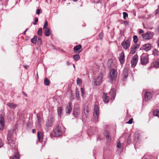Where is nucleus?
Listing matches in <instances>:
<instances>
[{
  "instance_id": "50",
  "label": "nucleus",
  "mask_w": 159,
  "mask_h": 159,
  "mask_svg": "<svg viewBox=\"0 0 159 159\" xmlns=\"http://www.w3.org/2000/svg\"><path fill=\"white\" fill-rule=\"evenodd\" d=\"M3 145V143L2 140L0 139V148H1L2 147Z\"/></svg>"
},
{
  "instance_id": "3",
  "label": "nucleus",
  "mask_w": 159,
  "mask_h": 159,
  "mask_svg": "<svg viewBox=\"0 0 159 159\" xmlns=\"http://www.w3.org/2000/svg\"><path fill=\"white\" fill-rule=\"evenodd\" d=\"M53 132L55 136L59 137L61 135L62 130L61 127L59 125H57L54 129Z\"/></svg>"
},
{
  "instance_id": "58",
  "label": "nucleus",
  "mask_w": 159,
  "mask_h": 159,
  "mask_svg": "<svg viewBox=\"0 0 159 159\" xmlns=\"http://www.w3.org/2000/svg\"><path fill=\"white\" fill-rule=\"evenodd\" d=\"M27 30H28V29H27L25 30V31L24 33V34H25L26 32V31Z\"/></svg>"
},
{
  "instance_id": "29",
  "label": "nucleus",
  "mask_w": 159,
  "mask_h": 159,
  "mask_svg": "<svg viewBox=\"0 0 159 159\" xmlns=\"http://www.w3.org/2000/svg\"><path fill=\"white\" fill-rule=\"evenodd\" d=\"M152 54L155 56L159 55V51L157 49H154L152 51Z\"/></svg>"
},
{
  "instance_id": "8",
  "label": "nucleus",
  "mask_w": 159,
  "mask_h": 159,
  "mask_svg": "<svg viewBox=\"0 0 159 159\" xmlns=\"http://www.w3.org/2000/svg\"><path fill=\"white\" fill-rule=\"evenodd\" d=\"M48 23L47 20H45L43 27V33L46 36H48L50 35V31L48 28H47Z\"/></svg>"
},
{
  "instance_id": "27",
  "label": "nucleus",
  "mask_w": 159,
  "mask_h": 159,
  "mask_svg": "<svg viewBox=\"0 0 159 159\" xmlns=\"http://www.w3.org/2000/svg\"><path fill=\"white\" fill-rule=\"evenodd\" d=\"M7 105L11 108L15 109L17 107V105L13 103H8Z\"/></svg>"
},
{
  "instance_id": "32",
  "label": "nucleus",
  "mask_w": 159,
  "mask_h": 159,
  "mask_svg": "<svg viewBox=\"0 0 159 159\" xmlns=\"http://www.w3.org/2000/svg\"><path fill=\"white\" fill-rule=\"evenodd\" d=\"M37 39V36H35L34 38L31 39V42L32 43H36Z\"/></svg>"
},
{
  "instance_id": "62",
  "label": "nucleus",
  "mask_w": 159,
  "mask_h": 159,
  "mask_svg": "<svg viewBox=\"0 0 159 159\" xmlns=\"http://www.w3.org/2000/svg\"><path fill=\"white\" fill-rule=\"evenodd\" d=\"M158 9L157 10V11H158V9L159 10V5L158 6Z\"/></svg>"
},
{
  "instance_id": "49",
  "label": "nucleus",
  "mask_w": 159,
  "mask_h": 159,
  "mask_svg": "<svg viewBox=\"0 0 159 159\" xmlns=\"http://www.w3.org/2000/svg\"><path fill=\"white\" fill-rule=\"evenodd\" d=\"M46 125L47 128L48 129L50 127V123L48 121L46 123Z\"/></svg>"
},
{
  "instance_id": "17",
  "label": "nucleus",
  "mask_w": 159,
  "mask_h": 159,
  "mask_svg": "<svg viewBox=\"0 0 159 159\" xmlns=\"http://www.w3.org/2000/svg\"><path fill=\"white\" fill-rule=\"evenodd\" d=\"M119 60L121 64H124L125 62V55L124 52H121L119 57Z\"/></svg>"
},
{
  "instance_id": "41",
  "label": "nucleus",
  "mask_w": 159,
  "mask_h": 159,
  "mask_svg": "<svg viewBox=\"0 0 159 159\" xmlns=\"http://www.w3.org/2000/svg\"><path fill=\"white\" fill-rule=\"evenodd\" d=\"M136 50L139 47V45L138 44H135L133 46Z\"/></svg>"
},
{
  "instance_id": "33",
  "label": "nucleus",
  "mask_w": 159,
  "mask_h": 159,
  "mask_svg": "<svg viewBox=\"0 0 159 159\" xmlns=\"http://www.w3.org/2000/svg\"><path fill=\"white\" fill-rule=\"evenodd\" d=\"M73 57L74 60L76 61H78L80 59V56L78 54L74 55Z\"/></svg>"
},
{
  "instance_id": "59",
  "label": "nucleus",
  "mask_w": 159,
  "mask_h": 159,
  "mask_svg": "<svg viewBox=\"0 0 159 159\" xmlns=\"http://www.w3.org/2000/svg\"><path fill=\"white\" fill-rule=\"evenodd\" d=\"M52 47L53 48H54V46L53 45H52L51 46L50 45V48H51Z\"/></svg>"
},
{
  "instance_id": "42",
  "label": "nucleus",
  "mask_w": 159,
  "mask_h": 159,
  "mask_svg": "<svg viewBox=\"0 0 159 159\" xmlns=\"http://www.w3.org/2000/svg\"><path fill=\"white\" fill-rule=\"evenodd\" d=\"M81 94L82 97H83L84 96V89L82 88H81Z\"/></svg>"
},
{
  "instance_id": "19",
  "label": "nucleus",
  "mask_w": 159,
  "mask_h": 159,
  "mask_svg": "<svg viewBox=\"0 0 159 159\" xmlns=\"http://www.w3.org/2000/svg\"><path fill=\"white\" fill-rule=\"evenodd\" d=\"M128 69L127 68H125L123 73V80L125 81V79L127 78L128 75Z\"/></svg>"
},
{
  "instance_id": "14",
  "label": "nucleus",
  "mask_w": 159,
  "mask_h": 159,
  "mask_svg": "<svg viewBox=\"0 0 159 159\" xmlns=\"http://www.w3.org/2000/svg\"><path fill=\"white\" fill-rule=\"evenodd\" d=\"M144 96L145 101H147L152 98V95L150 92H147L145 94Z\"/></svg>"
},
{
  "instance_id": "18",
  "label": "nucleus",
  "mask_w": 159,
  "mask_h": 159,
  "mask_svg": "<svg viewBox=\"0 0 159 159\" xmlns=\"http://www.w3.org/2000/svg\"><path fill=\"white\" fill-rule=\"evenodd\" d=\"M81 45L80 44L75 46L74 48V51L75 52L78 53H80L82 51V50L79 51L81 48Z\"/></svg>"
},
{
  "instance_id": "47",
  "label": "nucleus",
  "mask_w": 159,
  "mask_h": 159,
  "mask_svg": "<svg viewBox=\"0 0 159 159\" xmlns=\"http://www.w3.org/2000/svg\"><path fill=\"white\" fill-rule=\"evenodd\" d=\"M0 121H4V118L2 115H0Z\"/></svg>"
},
{
  "instance_id": "57",
  "label": "nucleus",
  "mask_w": 159,
  "mask_h": 159,
  "mask_svg": "<svg viewBox=\"0 0 159 159\" xmlns=\"http://www.w3.org/2000/svg\"><path fill=\"white\" fill-rule=\"evenodd\" d=\"M66 64V65L68 66H69L70 65V63L68 61H67Z\"/></svg>"
},
{
  "instance_id": "21",
  "label": "nucleus",
  "mask_w": 159,
  "mask_h": 159,
  "mask_svg": "<svg viewBox=\"0 0 159 159\" xmlns=\"http://www.w3.org/2000/svg\"><path fill=\"white\" fill-rule=\"evenodd\" d=\"M102 98L104 102L108 103L109 102V97L107 95V93H103Z\"/></svg>"
},
{
  "instance_id": "64",
  "label": "nucleus",
  "mask_w": 159,
  "mask_h": 159,
  "mask_svg": "<svg viewBox=\"0 0 159 159\" xmlns=\"http://www.w3.org/2000/svg\"><path fill=\"white\" fill-rule=\"evenodd\" d=\"M158 29H159V26L158 27Z\"/></svg>"
},
{
  "instance_id": "24",
  "label": "nucleus",
  "mask_w": 159,
  "mask_h": 159,
  "mask_svg": "<svg viewBox=\"0 0 159 159\" xmlns=\"http://www.w3.org/2000/svg\"><path fill=\"white\" fill-rule=\"evenodd\" d=\"M37 136L38 140L40 142H41L43 139V134L41 131H39L37 133Z\"/></svg>"
},
{
  "instance_id": "63",
  "label": "nucleus",
  "mask_w": 159,
  "mask_h": 159,
  "mask_svg": "<svg viewBox=\"0 0 159 159\" xmlns=\"http://www.w3.org/2000/svg\"><path fill=\"white\" fill-rule=\"evenodd\" d=\"M73 66L74 67V68H75V65H74V64H73Z\"/></svg>"
},
{
  "instance_id": "6",
  "label": "nucleus",
  "mask_w": 159,
  "mask_h": 159,
  "mask_svg": "<svg viewBox=\"0 0 159 159\" xmlns=\"http://www.w3.org/2000/svg\"><path fill=\"white\" fill-rule=\"evenodd\" d=\"M80 111L79 110V106L77 104L75 105L72 112V114L75 118H76L79 115Z\"/></svg>"
},
{
  "instance_id": "20",
  "label": "nucleus",
  "mask_w": 159,
  "mask_h": 159,
  "mask_svg": "<svg viewBox=\"0 0 159 159\" xmlns=\"http://www.w3.org/2000/svg\"><path fill=\"white\" fill-rule=\"evenodd\" d=\"M151 46L149 44H146L144 45L142 47V49L148 51L151 49Z\"/></svg>"
},
{
  "instance_id": "4",
  "label": "nucleus",
  "mask_w": 159,
  "mask_h": 159,
  "mask_svg": "<svg viewBox=\"0 0 159 159\" xmlns=\"http://www.w3.org/2000/svg\"><path fill=\"white\" fill-rule=\"evenodd\" d=\"M153 33L147 32L146 33L141 34L143 39L149 40L151 39L153 35Z\"/></svg>"
},
{
  "instance_id": "40",
  "label": "nucleus",
  "mask_w": 159,
  "mask_h": 159,
  "mask_svg": "<svg viewBox=\"0 0 159 159\" xmlns=\"http://www.w3.org/2000/svg\"><path fill=\"white\" fill-rule=\"evenodd\" d=\"M79 92L78 90L76 89L75 91V95L76 98H78L79 97Z\"/></svg>"
},
{
  "instance_id": "28",
  "label": "nucleus",
  "mask_w": 159,
  "mask_h": 159,
  "mask_svg": "<svg viewBox=\"0 0 159 159\" xmlns=\"http://www.w3.org/2000/svg\"><path fill=\"white\" fill-rule=\"evenodd\" d=\"M4 121H0V130H3L4 129Z\"/></svg>"
},
{
  "instance_id": "43",
  "label": "nucleus",
  "mask_w": 159,
  "mask_h": 159,
  "mask_svg": "<svg viewBox=\"0 0 159 159\" xmlns=\"http://www.w3.org/2000/svg\"><path fill=\"white\" fill-rule=\"evenodd\" d=\"M123 18L124 19H125L126 17H128V14L125 12H123Z\"/></svg>"
},
{
  "instance_id": "13",
  "label": "nucleus",
  "mask_w": 159,
  "mask_h": 159,
  "mask_svg": "<svg viewBox=\"0 0 159 159\" xmlns=\"http://www.w3.org/2000/svg\"><path fill=\"white\" fill-rule=\"evenodd\" d=\"M121 45L125 49H127L130 45L129 40H124L121 43Z\"/></svg>"
},
{
  "instance_id": "30",
  "label": "nucleus",
  "mask_w": 159,
  "mask_h": 159,
  "mask_svg": "<svg viewBox=\"0 0 159 159\" xmlns=\"http://www.w3.org/2000/svg\"><path fill=\"white\" fill-rule=\"evenodd\" d=\"M153 112L154 116H157L159 117V111L158 110H154Z\"/></svg>"
},
{
  "instance_id": "51",
  "label": "nucleus",
  "mask_w": 159,
  "mask_h": 159,
  "mask_svg": "<svg viewBox=\"0 0 159 159\" xmlns=\"http://www.w3.org/2000/svg\"><path fill=\"white\" fill-rule=\"evenodd\" d=\"M40 9H38L37 10V11H36V13L37 14H39L40 13Z\"/></svg>"
},
{
  "instance_id": "54",
  "label": "nucleus",
  "mask_w": 159,
  "mask_h": 159,
  "mask_svg": "<svg viewBox=\"0 0 159 159\" xmlns=\"http://www.w3.org/2000/svg\"><path fill=\"white\" fill-rule=\"evenodd\" d=\"M143 30H139V34H140L143 33Z\"/></svg>"
},
{
  "instance_id": "11",
  "label": "nucleus",
  "mask_w": 159,
  "mask_h": 159,
  "mask_svg": "<svg viewBox=\"0 0 159 159\" xmlns=\"http://www.w3.org/2000/svg\"><path fill=\"white\" fill-rule=\"evenodd\" d=\"M141 134L139 131H136L134 134V141L136 142H139L140 141Z\"/></svg>"
},
{
  "instance_id": "37",
  "label": "nucleus",
  "mask_w": 159,
  "mask_h": 159,
  "mask_svg": "<svg viewBox=\"0 0 159 159\" xmlns=\"http://www.w3.org/2000/svg\"><path fill=\"white\" fill-rule=\"evenodd\" d=\"M131 135H129L127 139V143L129 144H130V143H131Z\"/></svg>"
},
{
  "instance_id": "1",
  "label": "nucleus",
  "mask_w": 159,
  "mask_h": 159,
  "mask_svg": "<svg viewBox=\"0 0 159 159\" xmlns=\"http://www.w3.org/2000/svg\"><path fill=\"white\" fill-rule=\"evenodd\" d=\"M14 133V130H9L7 133V140L8 141V143L13 148H15L16 151L17 148L15 144V141L13 139L12 135Z\"/></svg>"
},
{
  "instance_id": "5",
  "label": "nucleus",
  "mask_w": 159,
  "mask_h": 159,
  "mask_svg": "<svg viewBox=\"0 0 159 159\" xmlns=\"http://www.w3.org/2000/svg\"><path fill=\"white\" fill-rule=\"evenodd\" d=\"M103 77V74L100 73L94 81V83L96 85H99L102 83Z\"/></svg>"
},
{
  "instance_id": "34",
  "label": "nucleus",
  "mask_w": 159,
  "mask_h": 159,
  "mask_svg": "<svg viewBox=\"0 0 159 159\" xmlns=\"http://www.w3.org/2000/svg\"><path fill=\"white\" fill-rule=\"evenodd\" d=\"M39 36H41L42 35V29L40 28L38 30L37 32Z\"/></svg>"
},
{
  "instance_id": "48",
  "label": "nucleus",
  "mask_w": 159,
  "mask_h": 159,
  "mask_svg": "<svg viewBox=\"0 0 159 159\" xmlns=\"http://www.w3.org/2000/svg\"><path fill=\"white\" fill-rule=\"evenodd\" d=\"M112 62V60L111 59H110L108 60V64H110V66H111V64Z\"/></svg>"
},
{
  "instance_id": "35",
  "label": "nucleus",
  "mask_w": 159,
  "mask_h": 159,
  "mask_svg": "<svg viewBox=\"0 0 159 159\" xmlns=\"http://www.w3.org/2000/svg\"><path fill=\"white\" fill-rule=\"evenodd\" d=\"M133 41L135 43H136L138 40V38L137 36L134 35L133 36Z\"/></svg>"
},
{
  "instance_id": "55",
  "label": "nucleus",
  "mask_w": 159,
  "mask_h": 159,
  "mask_svg": "<svg viewBox=\"0 0 159 159\" xmlns=\"http://www.w3.org/2000/svg\"><path fill=\"white\" fill-rule=\"evenodd\" d=\"M36 130L35 129H33L32 130V132L33 133H34L35 132Z\"/></svg>"
},
{
  "instance_id": "16",
  "label": "nucleus",
  "mask_w": 159,
  "mask_h": 159,
  "mask_svg": "<svg viewBox=\"0 0 159 159\" xmlns=\"http://www.w3.org/2000/svg\"><path fill=\"white\" fill-rule=\"evenodd\" d=\"M105 135L107 139L108 143H110L111 141V137L110 133L107 130H105Z\"/></svg>"
},
{
  "instance_id": "39",
  "label": "nucleus",
  "mask_w": 159,
  "mask_h": 159,
  "mask_svg": "<svg viewBox=\"0 0 159 159\" xmlns=\"http://www.w3.org/2000/svg\"><path fill=\"white\" fill-rule=\"evenodd\" d=\"M82 82V80L81 79L77 78V84L79 85L81 84Z\"/></svg>"
},
{
  "instance_id": "53",
  "label": "nucleus",
  "mask_w": 159,
  "mask_h": 159,
  "mask_svg": "<svg viewBox=\"0 0 159 159\" xmlns=\"http://www.w3.org/2000/svg\"><path fill=\"white\" fill-rule=\"evenodd\" d=\"M53 121H54V119L52 117H50V124H51V122H52Z\"/></svg>"
},
{
  "instance_id": "46",
  "label": "nucleus",
  "mask_w": 159,
  "mask_h": 159,
  "mask_svg": "<svg viewBox=\"0 0 159 159\" xmlns=\"http://www.w3.org/2000/svg\"><path fill=\"white\" fill-rule=\"evenodd\" d=\"M133 119L131 118L129 120V121L127 122V123L129 124H131L133 123Z\"/></svg>"
},
{
  "instance_id": "38",
  "label": "nucleus",
  "mask_w": 159,
  "mask_h": 159,
  "mask_svg": "<svg viewBox=\"0 0 159 159\" xmlns=\"http://www.w3.org/2000/svg\"><path fill=\"white\" fill-rule=\"evenodd\" d=\"M37 43L38 45H41L42 43V40L40 37H38V38Z\"/></svg>"
},
{
  "instance_id": "10",
  "label": "nucleus",
  "mask_w": 159,
  "mask_h": 159,
  "mask_svg": "<svg viewBox=\"0 0 159 159\" xmlns=\"http://www.w3.org/2000/svg\"><path fill=\"white\" fill-rule=\"evenodd\" d=\"M138 59V57L137 55H134L131 61L132 67H134L136 65Z\"/></svg>"
},
{
  "instance_id": "7",
  "label": "nucleus",
  "mask_w": 159,
  "mask_h": 159,
  "mask_svg": "<svg viewBox=\"0 0 159 159\" xmlns=\"http://www.w3.org/2000/svg\"><path fill=\"white\" fill-rule=\"evenodd\" d=\"M99 115V107L97 105L95 104L94 105V113L93 115L95 121H98V118Z\"/></svg>"
},
{
  "instance_id": "26",
  "label": "nucleus",
  "mask_w": 159,
  "mask_h": 159,
  "mask_svg": "<svg viewBox=\"0 0 159 159\" xmlns=\"http://www.w3.org/2000/svg\"><path fill=\"white\" fill-rule=\"evenodd\" d=\"M152 67L158 68L159 67V60H157L152 65Z\"/></svg>"
},
{
  "instance_id": "56",
  "label": "nucleus",
  "mask_w": 159,
  "mask_h": 159,
  "mask_svg": "<svg viewBox=\"0 0 159 159\" xmlns=\"http://www.w3.org/2000/svg\"><path fill=\"white\" fill-rule=\"evenodd\" d=\"M23 94L25 96V97H27V94L25 93L24 92H23Z\"/></svg>"
},
{
  "instance_id": "12",
  "label": "nucleus",
  "mask_w": 159,
  "mask_h": 159,
  "mask_svg": "<svg viewBox=\"0 0 159 159\" xmlns=\"http://www.w3.org/2000/svg\"><path fill=\"white\" fill-rule=\"evenodd\" d=\"M72 109V103L69 102L66 105V113H70Z\"/></svg>"
},
{
  "instance_id": "60",
  "label": "nucleus",
  "mask_w": 159,
  "mask_h": 159,
  "mask_svg": "<svg viewBox=\"0 0 159 159\" xmlns=\"http://www.w3.org/2000/svg\"><path fill=\"white\" fill-rule=\"evenodd\" d=\"M24 67H25L26 69V68H27V67H28V66H24Z\"/></svg>"
},
{
  "instance_id": "9",
  "label": "nucleus",
  "mask_w": 159,
  "mask_h": 159,
  "mask_svg": "<svg viewBox=\"0 0 159 159\" xmlns=\"http://www.w3.org/2000/svg\"><path fill=\"white\" fill-rule=\"evenodd\" d=\"M117 71L114 69H112L110 72V80L113 81L115 80L117 75Z\"/></svg>"
},
{
  "instance_id": "2",
  "label": "nucleus",
  "mask_w": 159,
  "mask_h": 159,
  "mask_svg": "<svg viewBox=\"0 0 159 159\" xmlns=\"http://www.w3.org/2000/svg\"><path fill=\"white\" fill-rule=\"evenodd\" d=\"M148 55L146 53L143 54L140 57V62L141 64L146 65L148 63Z\"/></svg>"
},
{
  "instance_id": "25",
  "label": "nucleus",
  "mask_w": 159,
  "mask_h": 159,
  "mask_svg": "<svg viewBox=\"0 0 159 159\" xmlns=\"http://www.w3.org/2000/svg\"><path fill=\"white\" fill-rule=\"evenodd\" d=\"M57 112L58 116L61 118L62 112V109L61 107H59L57 108Z\"/></svg>"
},
{
  "instance_id": "52",
  "label": "nucleus",
  "mask_w": 159,
  "mask_h": 159,
  "mask_svg": "<svg viewBox=\"0 0 159 159\" xmlns=\"http://www.w3.org/2000/svg\"><path fill=\"white\" fill-rule=\"evenodd\" d=\"M157 46L158 48H159V37L158 38L157 40Z\"/></svg>"
},
{
  "instance_id": "61",
  "label": "nucleus",
  "mask_w": 159,
  "mask_h": 159,
  "mask_svg": "<svg viewBox=\"0 0 159 159\" xmlns=\"http://www.w3.org/2000/svg\"><path fill=\"white\" fill-rule=\"evenodd\" d=\"M77 0H73V1L75 2H76Z\"/></svg>"
},
{
  "instance_id": "31",
  "label": "nucleus",
  "mask_w": 159,
  "mask_h": 159,
  "mask_svg": "<svg viewBox=\"0 0 159 159\" xmlns=\"http://www.w3.org/2000/svg\"><path fill=\"white\" fill-rule=\"evenodd\" d=\"M44 84L45 85H48L50 84L49 80L47 78H45L44 81Z\"/></svg>"
},
{
  "instance_id": "36",
  "label": "nucleus",
  "mask_w": 159,
  "mask_h": 159,
  "mask_svg": "<svg viewBox=\"0 0 159 159\" xmlns=\"http://www.w3.org/2000/svg\"><path fill=\"white\" fill-rule=\"evenodd\" d=\"M136 50L133 47L131 48V50L130 51V53L132 54H134L136 51Z\"/></svg>"
},
{
  "instance_id": "44",
  "label": "nucleus",
  "mask_w": 159,
  "mask_h": 159,
  "mask_svg": "<svg viewBox=\"0 0 159 159\" xmlns=\"http://www.w3.org/2000/svg\"><path fill=\"white\" fill-rule=\"evenodd\" d=\"M103 36V33L102 32H101L99 35V38L101 39H102Z\"/></svg>"
},
{
  "instance_id": "15",
  "label": "nucleus",
  "mask_w": 159,
  "mask_h": 159,
  "mask_svg": "<svg viewBox=\"0 0 159 159\" xmlns=\"http://www.w3.org/2000/svg\"><path fill=\"white\" fill-rule=\"evenodd\" d=\"M110 95L111 96V100L113 101L116 97V92L114 89L112 88L110 92Z\"/></svg>"
},
{
  "instance_id": "23",
  "label": "nucleus",
  "mask_w": 159,
  "mask_h": 159,
  "mask_svg": "<svg viewBox=\"0 0 159 159\" xmlns=\"http://www.w3.org/2000/svg\"><path fill=\"white\" fill-rule=\"evenodd\" d=\"M124 143H121L120 141L117 142L116 147L117 148H119L120 150V151H122L124 147Z\"/></svg>"
},
{
  "instance_id": "22",
  "label": "nucleus",
  "mask_w": 159,
  "mask_h": 159,
  "mask_svg": "<svg viewBox=\"0 0 159 159\" xmlns=\"http://www.w3.org/2000/svg\"><path fill=\"white\" fill-rule=\"evenodd\" d=\"M14 148L15 151L17 152V149L16 151V150H15V148ZM19 153L18 152H16L15 153L13 157H10V159H19Z\"/></svg>"
},
{
  "instance_id": "45",
  "label": "nucleus",
  "mask_w": 159,
  "mask_h": 159,
  "mask_svg": "<svg viewBox=\"0 0 159 159\" xmlns=\"http://www.w3.org/2000/svg\"><path fill=\"white\" fill-rule=\"evenodd\" d=\"M35 21L33 22V24L34 25H36L37 24L36 23L38 21V19L37 17L34 20Z\"/></svg>"
}]
</instances>
